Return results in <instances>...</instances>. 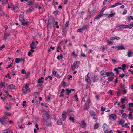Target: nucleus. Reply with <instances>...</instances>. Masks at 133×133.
I'll return each instance as SVG.
<instances>
[{
    "mask_svg": "<svg viewBox=\"0 0 133 133\" xmlns=\"http://www.w3.org/2000/svg\"><path fill=\"white\" fill-rule=\"evenodd\" d=\"M8 0H3L2 4H5L7 3Z\"/></svg>",
    "mask_w": 133,
    "mask_h": 133,
    "instance_id": "48",
    "label": "nucleus"
},
{
    "mask_svg": "<svg viewBox=\"0 0 133 133\" xmlns=\"http://www.w3.org/2000/svg\"><path fill=\"white\" fill-rule=\"evenodd\" d=\"M107 124L104 123L103 125V129L104 130H106L107 128Z\"/></svg>",
    "mask_w": 133,
    "mask_h": 133,
    "instance_id": "27",
    "label": "nucleus"
},
{
    "mask_svg": "<svg viewBox=\"0 0 133 133\" xmlns=\"http://www.w3.org/2000/svg\"><path fill=\"white\" fill-rule=\"evenodd\" d=\"M34 10V8L32 7H31L30 8L29 10H27L28 11L30 12H31L32 11Z\"/></svg>",
    "mask_w": 133,
    "mask_h": 133,
    "instance_id": "39",
    "label": "nucleus"
},
{
    "mask_svg": "<svg viewBox=\"0 0 133 133\" xmlns=\"http://www.w3.org/2000/svg\"><path fill=\"white\" fill-rule=\"evenodd\" d=\"M122 69L123 70L125 69L126 65H125V64H122Z\"/></svg>",
    "mask_w": 133,
    "mask_h": 133,
    "instance_id": "44",
    "label": "nucleus"
},
{
    "mask_svg": "<svg viewBox=\"0 0 133 133\" xmlns=\"http://www.w3.org/2000/svg\"><path fill=\"white\" fill-rule=\"evenodd\" d=\"M11 9L14 11L16 12L18 10V7L16 6H11Z\"/></svg>",
    "mask_w": 133,
    "mask_h": 133,
    "instance_id": "11",
    "label": "nucleus"
},
{
    "mask_svg": "<svg viewBox=\"0 0 133 133\" xmlns=\"http://www.w3.org/2000/svg\"><path fill=\"white\" fill-rule=\"evenodd\" d=\"M69 119L71 121H72L73 122H74L75 120L74 118V117H70Z\"/></svg>",
    "mask_w": 133,
    "mask_h": 133,
    "instance_id": "41",
    "label": "nucleus"
},
{
    "mask_svg": "<svg viewBox=\"0 0 133 133\" xmlns=\"http://www.w3.org/2000/svg\"><path fill=\"white\" fill-rule=\"evenodd\" d=\"M44 79V78L43 77H41L38 80V82L39 83H43L44 82L42 80Z\"/></svg>",
    "mask_w": 133,
    "mask_h": 133,
    "instance_id": "18",
    "label": "nucleus"
},
{
    "mask_svg": "<svg viewBox=\"0 0 133 133\" xmlns=\"http://www.w3.org/2000/svg\"><path fill=\"white\" fill-rule=\"evenodd\" d=\"M90 105L89 104L87 103H85L84 105V109L86 110H88L89 109Z\"/></svg>",
    "mask_w": 133,
    "mask_h": 133,
    "instance_id": "15",
    "label": "nucleus"
},
{
    "mask_svg": "<svg viewBox=\"0 0 133 133\" xmlns=\"http://www.w3.org/2000/svg\"><path fill=\"white\" fill-rule=\"evenodd\" d=\"M90 77L89 76H88V75H86L85 78V81L88 82V80H89Z\"/></svg>",
    "mask_w": 133,
    "mask_h": 133,
    "instance_id": "34",
    "label": "nucleus"
},
{
    "mask_svg": "<svg viewBox=\"0 0 133 133\" xmlns=\"http://www.w3.org/2000/svg\"><path fill=\"white\" fill-rule=\"evenodd\" d=\"M27 90L25 89V88H24L22 89V92L24 94H25L27 93L28 92H29V91H27Z\"/></svg>",
    "mask_w": 133,
    "mask_h": 133,
    "instance_id": "26",
    "label": "nucleus"
},
{
    "mask_svg": "<svg viewBox=\"0 0 133 133\" xmlns=\"http://www.w3.org/2000/svg\"><path fill=\"white\" fill-rule=\"evenodd\" d=\"M57 58L59 60L60 59V58L62 59L63 58V55L62 54L59 55L57 57Z\"/></svg>",
    "mask_w": 133,
    "mask_h": 133,
    "instance_id": "35",
    "label": "nucleus"
},
{
    "mask_svg": "<svg viewBox=\"0 0 133 133\" xmlns=\"http://www.w3.org/2000/svg\"><path fill=\"white\" fill-rule=\"evenodd\" d=\"M115 39L116 40H119L120 39V38L119 37H118L117 36H115L114 37Z\"/></svg>",
    "mask_w": 133,
    "mask_h": 133,
    "instance_id": "56",
    "label": "nucleus"
},
{
    "mask_svg": "<svg viewBox=\"0 0 133 133\" xmlns=\"http://www.w3.org/2000/svg\"><path fill=\"white\" fill-rule=\"evenodd\" d=\"M43 118L44 121H47L50 118L49 114L47 112L43 114H42Z\"/></svg>",
    "mask_w": 133,
    "mask_h": 133,
    "instance_id": "3",
    "label": "nucleus"
},
{
    "mask_svg": "<svg viewBox=\"0 0 133 133\" xmlns=\"http://www.w3.org/2000/svg\"><path fill=\"white\" fill-rule=\"evenodd\" d=\"M15 86L13 84H10L8 86V88L9 89H12L15 88Z\"/></svg>",
    "mask_w": 133,
    "mask_h": 133,
    "instance_id": "20",
    "label": "nucleus"
},
{
    "mask_svg": "<svg viewBox=\"0 0 133 133\" xmlns=\"http://www.w3.org/2000/svg\"><path fill=\"white\" fill-rule=\"evenodd\" d=\"M124 26H123V25H121L118 26V27H119V29H123L124 28Z\"/></svg>",
    "mask_w": 133,
    "mask_h": 133,
    "instance_id": "43",
    "label": "nucleus"
},
{
    "mask_svg": "<svg viewBox=\"0 0 133 133\" xmlns=\"http://www.w3.org/2000/svg\"><path fill=\"white\" fill-rule=\"evenodd\" d=\"M61 49V46L60 45H59L57 47V51L58 52H59V50Z\"/></svg>",
    "mask_w": 133,
    "mask_h": 133,
    "instance_id": "59",
    "label": "nucleus"
},
{
    "mask_svg": "<svg viewBox=\"0 0 133 133\" xmlns=\"http://www.w3.org/2000/svg\"><path fill=\"white\" fill-rule=\"evenodd\" d=\"M125 76V75L123 74H121L119 75V77L121 78H123Z\"/></svg>",
    "mask_w": 133,
    "mask_h": 133,
    "instance_id": "58",
    "label": "nucleus"
},
{
    "mask_svg": "<svg viewBox=\"0 0 133 133\" xmlns=\"http://www.w3.org/2000/svg\"><path fill=\"white\" fill-rule=\"evenodd\" d=\"M114 78V77H113V76H111L110 77H108V80L109 81H112Z\"/></svg>",
    "mask_w": 133,
    "mask_h": 133,
    "instance_id": "33",
    "label": "nucleus"
},
{
    "mask_svg": "<svg viewBox=\"0 0 133 133\" xmlns=\"http://www.w3.org/2000/svg\"><path fill=\"white\" fill-rule=\"evenodd\" d=\"M123 98H121V101L122 103H124V102L126 100V97L124 96H123Z\"/></svg>",
    "mask_w": 133,
    "mask_h": 133,
    "instance_id": "23",
    "label": "nucleus"
},
{
    "mask_svg": "<svg viewBox=\"0 0 133 133\" xmlns=\"http://www.w3.org/2000/svg\"><path fill=\"white\" fill-rule=\"evenodd\" d=\"M110 48L112 49H111L112 50H115L116 51L118 50V46H115L112 47H111Z\"/></svg>",
    "mask_w": 133,
    "mask_h": 133,
    "instance_id": "17",
    "label": "nucleus"
},
{
    "mask_svg": "<svg viewBox=\"0 0 133 133\" xmlns=\"http://www.w3.org/2000/svg\"><path fill=\"white\" fill-rule=\"evenodd\" d=\"M133 54V52L131 51V50L129 49L128 50V52L127 53L128 56V57H130L132 56Z\"/></svg>",
    "mask_w": 133,
    "mask_h": 133,
    "instance_id": "9",
    "label": "nucleus"
},
{
    "mask_svg": "<svg viewBox=\"0 0 133 133\" xmlns=\"http://www.w3.org/2000/svg\"><path fill=\"white\" fill-rule=\"evenodd\" d=\"M15 62L16 63H18L19 62L20 59L18 58H16L15 59Z\"/></svg>",
    "mask_w": 133,
    "mask_h": 133,
    "instance_id": "36",
    "label": "nucleus"
},
{
    "mask_svg": "<svg viewBox=\"0 0 133 133\" xmlns=\"http://www.w3.org/2000/svg\"><path fill=\"white\" fill-rule=\"evenodd\" d=\"M24 88H25V89L27 90V91H29V92L30 91V89L29 87L28 84H26L25 85V87Z\"/></svg>",
    "mask_w": 133,
    "mask_h": 133,
    "instance_id": "19",
    "label": "nucleus"
},
{
    "mask_svg": "<svg viewBox=\"0 0 133 133\" xmlns=\"http://www.w3.org/2000/svg\"><path fill=\"white\" fill-rule=\"evenodd\" d=\"M106 8H107L105 6H104L102 8L101 10V11L100 12L101 14H103V11L105 10L106 9Z\"/></svg>",
    "mask_w": 133,
    "mask_h": 133,
    "instance_id": "32",
    "label": "nucleus"
},
{
    "mask_svg": "<svg viewBox=\"0 0 133 133\" xmlns=\"http://www.w3.org/2000/svg\"><path fill=\"white\" fill-rule=\"evenodd\" d=\"M21 22L22 23V24L24 26H29L28 22V21H25V20L24 21H23Z\"/></svg>",
    "mask_w": 133,
    "mask_h": 133,
    "instance_id": "14",
    "label": "nucleus"
},
{
    "mask_svg": "<svg viewBox=\"0 0 133 133\" xmlns=\"http://www.w3.org/2000/svg\"><path fill=\"white\" fill-rule=\"evenodd\" d=\"M57 123L59 125H61L62 124L61 121V120H59L57 122Z\"/></svg>",
    "mask_w": 133,
    "mask_h": 133,
    "instance_id": "60",
    "label": "nucleus"
},
{
    "mask_svg": "<svg viewBox=\"0 0 133 133\" xmlns=\"http://www.w3.org/2000/svg\"><path fill=\"white\" fill-rule=\"evenodd\" d=\"M43 125L46 126L50 127L52 125L51 123L47 121H44L43 122Z\"/></svg>",
    "mask_w": 133,
    "mask_h": 133,
    "instance_id": "6",
    "label": "nucleus"
},
{
    "mask_svg": "<svg viewBox=\"0 0 133 133\" xmlns=\"http://www.w3.org/2000/svg\"><path fill=\"white\" fill-rule=\"evenodd\" d=\"M19 21L21 22L24 21L25 20L24 17V16L23 14H20L19 16Z\"/></svg>",
    "mask_w": 133,
    "mask_h": 133,
    "instance_id": "7",
    "label": "nucleus"
},
{
    "mask_svg": "<svg viewBox=\"0 0 133 133\" xmlns=\"http://www.w3.org/2000/svg\"><path fill=\"white\" fill-rule=\"evenodd\" d=\"M87 55L84 53H81L80 55V57H87Z\"/></svg>",
    "mask_w": 133,
    "mask_h": 133,
    "instance_id": "38",
    "label": "nucleus"
},
{
    "mask_svg": "<svg viewBox=\"0 0 133 133\" xmlns=\"http://www.w3.org/2000/svg\"><path fill=\"white\" fill-rule=\"evenodd\" d=\"M120 107L122 109H124L125 108V105L123 104L120 106Z\"/></svg>",
    "mask_w": 133,
    "mask_h": 133,
    "instance_id": "45",
    "label": "nucleus"
},
{
    "mask_svg": "<svg viewBox=\"0 0 133 133\" xmlns=\"http://www.w3.org/2000/svg\"><path fill=\"white\" fill-rule=\"evenodd\" d=\"M127 116V115L125 113H123L122 115V117L125 118H126Z\"/></svg>",
    "mask_w": 133,
    "mask_h": 133,
    "instance_id": "42",
    "label": "nucleus"
},
{
    "mask_svg": "<svg viewBox=\"0 0 133 133\" xmlns=\"http://www.w3.org/2000/svg\"><path fill=\"white\" fill-rule=\"evenodd\" d=\"M10 35V34H6L5 33L4 35V39L6 40V38Z\"/></svg>",
    "mask_w": 133,
    "mask_h": 133,
    "instance_id": "30",
    "label": "nucleus"
},
{
    "mask_svg": "<svg viewBox=\"0 0 133 133\" xmlns=\"http://www.w3.org/2000/svg\"><path fill=\"white\" fill-rule=\"evenodd\" d=\"M66 114V112L65 111H63V112L62 114V120L63 121H64L65 119V116Z\"/></svg>",
    "mask_w": 133,
    "mask_h": 133,
    "instance_id": "10",
    "label": "nucleus"
},
{
    "mask_svg": "<svg viewBox=\"0 0 133 133\" xmlns=\"http://www.w3.org/2000/svg\"><path fill=\"white\" fill-rule=\"evenodd\" d=\"M7 118L6 116H4L2 118H0V122L2 125H4L5 126L7 124L8 119L7 120Z\"/></svg>",
    "mask_w": 133,
    "mask_h": 133,
    "instance_id": "1",
    "label": "nucleus"
},
{
    "mask_svg": "<svg viewBox=\"0 0 133 133\" xmlns=\"http://www.w3.org/2000/svg\"><path fill=\"white\" fill-rule=\"evenodd\" d=\"M101 110L103 111H105L106 109V108H104L103 106H102L101 107Z\"/></svg>",
    "mask_w": 133,
    "mask_h": 133,
    "instance_id": "55",
    "label": "nucleus"
},
{
    "mask_svg": "<svg viewBox=\"0 0 133 133\" xmlns=\"http://www.w3.org/2000/svg\"><path fill=\"white\" fill-rule=\"evenodd\" d=\"M80 64V62L77 61L75 62L71 66V68L73 70H74L75 69L77 68L79 66Z\"/></svg>",
    "mask_w": 133,
    "mask_h": 133,
    "instance_id": "2",
    "label": "nucleus"
},
{
    "mask_svg": "<svg viewBox=\"0 0 133 133\" xmlns=\"http://www.w3.org/2000/svg\"><path fill=\"white\" fill-rule=\"evenodd\" d=\"M124 123V121L123 120H121L119 121V124L122 126L123 127H125V126L123 125V124Z\"/></svg>",
    "mask_w": 133,
    "mask_h": 133,
    "instance_id": "25",
    "label": "nucleus"
},
{
    "mask_svg": "<svg viewBox=\"0 0 133 133\" xmlns=\"http://www.w3.org/2000/svg\"><path fill=\"white\" fill-rule=\"evenodd\" d=\"M87 28V26L85 25H83V27L82 28L84 30H85V29H86Z\"/></svg>",
    "mask_w": 133,
    "mask_h": 133,
    "instance_id": "51",
    "label": "nucleus"
},
{
    "mask_svg": "<svg viewBox=\"0 0 133 133\" xmlns=\"http://www.w3.org/2000/svg\"><path fill=\"white\" fill-rule=\"evenodd\" d=\"M84 30H83V28H82L79 29L77 30V32H82Z\"/></svg>",
    "mask_w": 133,
    "mask_h": 133,
    "instance_id": "37",
    "label": "nucleus"
},
{
    "mask_svg": "<svg viewBox=\"0 0 133 133\" xmlns=\"http://www.w3.org/2000/svg\"><path fill=\"white\" fill-rule=\"evenodd\" d=\"M35 42H32V43L30 44V47L31 49H34L36 47V45L35 44Z\"/></svg>",
    "mask_w": 133,
    "mask_h": 133,
    "instance_id": "13",
    "label": "nucleus"
},
{
    "mask_svg": "<svg viewBox=\"0 0 133 133\" xmlns=\"http://www.w3.org/2000/svg\"><path fill=\"white\" fill-rule=\"evenodd\" d=\"M91 101L90 99H88L87 101V102L85 103H87L89 104V103H90Z\"/></svg>",
    "mask_w": 133,
    "mask_h": 133,
    "instance_id": "62",
    "label": "nucleus"
},
{
    "mask_svg": "<svg viewBox=\"0 0 133 133\" xmlns=\"http://www.w3.org/2000/svg\"><path fill=\"white\" fill-rule=\"evenodd\" d=\"M107 43L108 44H112V42L111 41H110L109 40H107Z\"/></svg>",
    "mask_w": 133,
    "mask_h": 133,
    "instance_id": "52",
    "label": "nucleus"
},
{
    "mask_svg": "<svg viewBox=\"0 0 133 133\" xmlns=\"http://www.w3.org/2000/svg\"><path fill=\"white\" fill-rule=\"evenodd\" d=\"M118 50H125V49L124 47L123 46H118Z\"/></svg>",
    "mask_w": 133,
    "mask_h": 133,
    "instance_id": "29",
    "label": "nucleus"
},
{
    "mask_svg": "<svg viewBox=\"0 0 133 133\" xmlns=\"http://www.w3.org/2000/svg\"><path fill=\"white\" fill-rule=\"evenodd\" d=\"M69 24V22L68 21H67L66 22V24H65V26H66V27L68 26V25Z\"/></svg>",
    "mask_w": 133,
    "mask_h": 133,
    "instance_id": "57",
    "label": "nucleus"
},
{
    "mask_svg": "<svg viewBox=\"0 0 133 133\" xmlns=\"http://www.w3.org/2000/svg\"><path fill=\"white\" fill-rule=\"evenodd\" d=\"M129 107H133V103H129Z\"/></svg>",
    "mask_w": 133,
    "mask_h": 133,
    "instance_id": "64",
    "label": "nucleus"
},
{
    "mask_svg": "<svg viewBox=\"0 0 133 133\" xmlns=\"http://www.w3.org/2000/svg\"><path fill=\"white\" fill-rule=\"evenodd\" d=\"M26 102L25 101H23V103L22 104V106L23 107L26 106Z\"/></svg>",
    "mask_w": 133,
    "mask_h": 133,
    "instance_id": "54",
    "label": "nucleus"
},
{
    "mask_svg": "<svg viewBox=\"0 0 133 133\" xmlns=\"http://www.w3.org/2000/svg\"><path fill=\"white\" fill-rule=\"evenodd\" d=\"M126 88V87L125 86L124 84H123L122 85L121 87V88L122 89H125Z\"/></svg>",
    "mask_w": 133,
    "mask_h": 133,
    "instance_id": "47",
    "label": "nucleus"
},
{
    "mask_svg": "<svg viewBox=\"0 0 133 133\" xmlns=\"http://www.w3.org/2000/svg\"><path fill=\"white\" fill-rule=\"evenodd\" d=\"M80 125L82 128H85L86 126V124L84 121H83L81 122Z\"/></svg>",
    "mask_w": 133,
    "mask_h": 133,
    "instance_id": "8",
    "label": "nucleus"
},
{
    "mask_svg": "<svg viewBox=\"0 0 133 133\" xmlns=\"http://www.w3.org/2000/svg\"><path fill=\"white\" fill-rule=\"evenodd\" d=\"M66 26H64L62 30V31L63 32H65L66 31Z\"/></svg>",
    "mask_w": 133,
    "mask_h": 133,
    "instance_id": "49",
    "label": "nucleus"
},
{
    "mask_svg": "<svg viewBox=\"0 0 133 133\" xmlns=\"http://www.w3.org/2000/svg\"><path fill=\"white\" fill-rule=\"evenodd\" d=\"M21 73L23 74H26V72L24 69H22L21 70Z\"/></svg>",
    "mask_w": 133,
    "mask_h": 133,
    "instance_id": "53",
    "label": "nucleus"
},
{
    "mask_svg": "<svg viewBox=\"0 0 133 133\" xmlns=\"http://www.w3.org/2000/svg\"><path fill=\"white\" fill-rule=\"evenodd\" d=\"M93 81L94 82H96L98 79V77L97 75H95L93 77Z\"/></svg>",
    "mask_w": 133,
    "mask_h": 133,
    "instance_id": "21",
    "label": "nucleus"
},
{
    "mask_svg": "<svg viewBox=\"0 0 133 133\" xmlns=\"http://www.w3.org/2000/svg\"><path fill=\"white\" fill-rule=\"evenodd\" d=\"M117 116L115 114H112L109 116V119L111 120H114L116 119Z\"/></svg>",
    "mask_w": 133,
    "mask_h": 133,
    "instance_id": "5",
    "label": "nucleus"
},
{
    "mask_svg": "<svg viewBox=\"0 0 133 133\" xmlns=\"http://www.w3.org/2000/svg\"><path fill=\"white\" fill-rule=\"evenodd\" d=\"M102 14H101V13L100 12V14H98L97 16H96L95 19H98L101 17Z\"/></svg>",
    "mask_w": 133,
    "mask_h": 133,
    "instance_id": "28",
    "label": "nucleus"
},
{
    "mask_svg": "<svg viewBox=\"0 0 133 133\" xmlns=\"http://www.w3.org/2000/svg\"><path fill=\"white\" fill-rule=\"evenodd\" d=\"M130 124V123L129 122H128L126 123L125 125H124L125 126V127H126L128 125H129Z\"/></svg>",
    "mask_w": 133,
    "mask_h": 133,
    "instance_id": "61",
    "label": "nucleus"
},
{
    "mask_svg": "<svg viewBox=\"0 0 133 133\" xmlns=\"http://www.w3.org/2000/svg\"><path fill=\"white\" fill-rule=\"evenodd\" d=\"M106 72H105L103 70L101 72L100 74L101 75H102L103 77H105V76H106L105 74H106Z\"/></svg>",
    "mask_w": 133,
    "mask_h": 133,
    "instance_id": "22",
    "label": "nucleus"
},
{
    "mask_svg": "<svg viewBox=\"0 0 133 133\" xmlns=\"http://www.w3.org/2000/svg\"><path fill=\"white\" fill-rule=\"evenodd\" d=\"M66 92H67L69 93H71V90L69 88H68L66 90Z\"/></svg>",
    "mask_w": 133,
    "mask_h": 133,
    "instance_id": "46",
    "label": "nucleus"
},
{
    "mask_svg": "<svg viewBox=\"0 0 133 133\" xmlns=\"http://www.w3.org/2000/svg\"><path fill=\"white\" fill-rule=\"evenodd\" d=\"M34 2V1H30L28 2V5H31L33 4Z\"/></svg>",
    "mask_w": 133,
    "mask_h": 133,
    "instance_id": "31",
    "label": "nucleus"
},
{
    "mask_svg": "<svg viewBox=\"0 0 133 133\" xmlns=\"http://www.w3.org/2000/svg\"><path fill=\"white\" fill-rule=\"evenodd\" d=\"M92 118L94 119H96L97 117L95 112L93 110H90L89 112Z\"/></svg>",
    "mask_w": 133,
    "mask_h": 133,
    "instance_id": "4",
    "label": "nucleus"
},
{
    "mask_svg": "<svg viewBox=\"0 0 133 133\" xmlns=\"http://www.w3.org/2000/svg\"><path fill=\"white\" fill-rule=\"evenodd\" d=\"M5 89V86L2 82L0 83V89Z\"/></svg>",
    "mask_w": 133,
    "mask_h": 133,
    "instance_id": "16",
    "label": "nucleus"
},
{
    "mask_svg": "<svg viewBox=\"0 0 133 133\" xmlns=\"http://www.w3.org/2000/svg\"><path fill=\"white\" fill-rule=\"evenodd\" d=\"M114 75V73L112 72H107L105 74L106 76H113Z\"/></svg>",
    "mask_w": 133,
    "mask_h": 133,
    "instance_id": "12",
    "label": "nucleus"
},
{
    "mask_svg": "<svg viewBox=\"0 0 133 133\" xmlns=\"http://www.w3.org/2000/svg\"><path fill=\"white\" fill-rule=\"evenodd\" d=\"M122 91L125 94H126L127 93V91L125 89H123L122 90Z\"/></svg>",
    "mask_w": 133,
    "mask_h": 133,
    "instance_id": "63",
    "label": "nucleus"
},
{
    "mask_svg": "<svg viewBox=\"0 0 133 133\" xmlns=\"http://www.w3.org/2000/svg\"><path fill=\"white\" fill-rule=\"evenodd\" d=\"M58 22L57 21L55 22V25H56V28H59V26L58 25Z\"/></svg>",
    "mask_w": 133,
    "mask_h": 133,
    "instance_id": "50",
    "label": "nucleus"
},
{
    "mask_svg": "<svg viewBox=\"0 0 133 133\" xmlns=\"http://www.w3.org/2000/svg\"><path fill=\"white\" fill-rule=\"evenodd\" d=\"M99 125L97 123H96L94 126V129H98L99 127Z\"/></svg>",
    "mask_w": 133,
    "mask_h": 133,
    "instance_id": "24",
    "label": "nucleus"
},
{
    "mask_svg": "<svg viewBox=\"0 0 133 133\" xmlns=\"http://www.w3.org/2000/svg\"><path fill=\"white\" fill-rule=\"evenodd\" d=\"M57 72L56 71H52V74H53V76H55L56 75V74H57Z\"/></svg>",
    "mask_w": 133,
    "mask_h": 133,
    "instance_id": "40",
    "label": "nucleus"
}]
</instances>
